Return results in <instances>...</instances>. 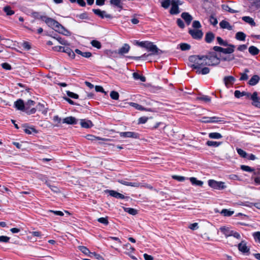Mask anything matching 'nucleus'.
Masks as SVG:
<instances>
[{"mask_svg":"<svg viewBox=\"0 0 260 260\" xmlns=\"http://www.w3.org/2000/svg\"><path fill=\"white\" fill-rule=\"evenodd\" d=\"M80 124L82 127L86 128H89L93 126L92 122L89 120H85L81 119Z\"/></svg>","mask_w":260,"mask_h":260,"instance_id":"obj_28","label":"nucleus"},{"mask_svg":"<svg viewBox=\"0 0 260 260\" xmlns=\"http://www.w3.org/2000/svg\"><path fill=\"white\" fill-rule=\"evenodd\" d=\"M110 95L112 99L115 100H118L119 96L118 92L115 91H112L110 92Z\"/></svg>","mask_w":260,"mask_h":260,"instance_id":"obj_55","label":"nucleus"},{"mask_svg":"<svg viewBox=\"0 0 260 260\" xmlns=\"http://www.w3.org/2000/svg\"><path fill=\"white\" fill-rule=\"evenodd\" d=\"M110 3L111 5L120 9V10L123 9V4L121 0H110Z\"/></svg>","mask_w":260,"mask_h":260,"instance_id":"obj_30","label":"nucleus"},{"mask_svg":"<svg viewBox=\"0 0 260 260\" xmlns=\"http://www.w3.org/2000/svg\"><path fill=\"white\" fill-rule=\"evenodd\" d=\"M22 126L24 128V132L27 134L30 135L32 133L37 134L38 132L34 126H29L27 123L22 124Z\"/></svg>","mask_w":260,"mask_h":260,"instance_id":"obj_17","label":"nucleus"},{"mask_svg":"<svg viewBox=\"0 0 260 260\" xmlns=\"http://www.w3.org/2000/svg\"><path fill=\"white\" fill-rule=\"evenodd\" d=\"M242 19L245 22L250 24L251 26H255L256 24L254 20L249 16H243Z\"/></svg>","mask_w":260,"mask_h":260,"instance_id":"obj_36","label":"nucleus"},{"mask_svg":"<svg viewBox=\"0 0 260 260\" xmlns=\"http://www.w3.org/2000/svg\"><path fill=\"white\" fill-rule=\"evenodd\" d=\"M249 52L252 55H257L259 52V49L254 46H251L248 49Z\"/></svg>","mask_w":260,"mask_h":260,"instance_id":"obj_38","label":"nucleus"},{"mask_svg":"<svg viewBox=\"0 0 260 260\" xmlns=\"http://www.w3.org/2000/svg\"><path fill=\"white\" fill-rule=\"evenodd\" d=\"M150 54H147L146 53L143 54L140 56H127L126 57L129 59H132L135 60H139L141 59H143L144 58L148 57Z\"/></svg>","mask_w":260,"mask_h":260,"instance_id":"obj_45","label":"nucleus"},{"mask_svg":"<svg viewBox=\"0 0 260 260\" xmlns=\"http://www.w3.org/2000/svg\"><path fill=\"white\" fill-rule=\"evenodd\" d=\"M237 151L238 154L243 158H247L248 156V154L244 151L243 149L241 148H237Z\"/></svg>","mask_w":260,"mask_h":260,"instance_id":"obj_51","label":"nucleus"},{"mask_svg":"<svg viewBox=\"0 0 260 260\" xmlns=\"http://www.w3.org/2000/svg\"><path fill=\"white\" fill-rule=\"evenodd\" d=\"M209 137L213 139H219L222 138V136L219 133L214 132L209 133Z\"/></svg>","mask_w":260,"mask_h":260,"instance_id":"obj_41","label":"nucleus"},{"mask_svg":"<svg viewBox=\"0 0 260 260\" xmlns=\"http://www.w3.org/2000/svg\"><path fill=\"white\" fill-rule=\"evenodd\" d=\"M15 107L19 110L24 111L26 110V107L22 99H18L14 103Z\"/></svg>","mask_w":260,"mask_h":260,"instance_id":"obj_18","label":"nucleus"},{"mask_svg":"<svg viewBox=\"0 0 260 260\" xmlns=\"http://www.w3.org/2000/svg\"><path fill=\"white\" fill-rule=\"evenodd\" d=\"M249 72V70L248 69H245L244 70V73H240L241 77L239 79L240 81H245L247 80L248 78V76L247 74V73Z\"/></svg>","mask_w":260,"mask_h":260,"instance_id":"obj_46","label":"nucleus"},{"mask_svg":"<svg viewBox=\"0 0 260 260\" xmlns=\"http://www.w3.org/2000/svg\"><path fill=\"white\" fill-rule=\"evenodd\" d=\"M148 119V118L147 117H146V116L141 117L138 120V124H144L147 121Z\"/></svg>","mask_w":260,"mask_h":260,"instance_id":"obj_63","label":"nucleus"},{"mask_svg":"<svg viewBox=\"0 0 260 260\" xmlns=\"http://www.w3.org/2000/svg\"><path fill=\"white\" fill-rule=\"evenodd\" d=\"M98 222L104 224L105 225H107L109 224L108 217H101L98 219Z\"/></svg>","mask_w":260,"mask_h":260,"instance_id":"obj_60","label":"nucleus"},{"mask_svg":"<svg viewBox=\"0 0 260 260\" xmlns=\"http://www.w3.org/2000/svg\"><path fill=\"white\" fill-rule=\"evenodd\" d=\"M92 12L97 16L100 17V18L103 19L104 18L112 19L113 18L112 16L110 14H106V12L105 11H102L99 9H93Z\"/></svg>","mask_w":260,"mask_h":260,"instance_id":"obj_12","label":"nucleus"},{"mask_svg":"<svg viewBox=\"0 0 260 260\" xmlns=\"http://www.w3.org/2000/svg\"><path fill=\"white\" fill-rule=\"evenodd\" d=\"M54 38L56 39L60 44L63 45H69V43L67 40H65L64 39L61 38L60 37H53Z\"/></svg>","mask_w":260,"mask_h":260,"instance_id":"obj_52","label":"nucleus"},{"mask_svg":"<svg viewBox=\"0 0 260 260\" xmlns=\"http://www.w3.org/2000/svg\"><path fill=\"white\" fill-rule=\"evenodd\" d=\"M62 52L67 53L68 55L72 58H74L75 57V52L68 47H64L63 50H62Z\"/></svg>","mask_w":260,"mask_h":260,"instance_id":"obj_33","label":"nucleus"},{"mask_svg":"<svg viewBox=\"0 0 260 260\" xmlns=\"http://www.w3.org/2000/svg\"><path fill=\"white\" fill-rule=\"evenodd\" d=\"M222 144V142H216L213 141H208L206 142V145L208 146H211L214 147H217Z\"/></svg>","mask_w":260,"mask_h":260,"instance_id":"obj_39","label":"nucleus"},{"mask_svg":"<svg viewBox=\"0 0 260 260\" xmlns=\"http://www.w3.org/2000/svg\"><path fill=\"white\" fill-rule=\"evenodd\" d=\"M216 39L219 45L223 46H227V45H229L228 42L226 41H224L221 37H217Z\"/></svg>","mask_w":260,"mask_h":260,"instance_id":"obj_48","label":"nucleus"},{"mask_svg":"<svg viewBox=\"0 0 260 260\" xmlns=\"http://www.w3.org/2000/svg\"><path fill=\"white\" fill-rule=\"evenodd\" d=\"M171 3V0H164L161 2V7L165 9H168Z\"/></svg>","mask_w":260,"mask_h":260,"instance_id":"obj_58","label":"nucleus"},{"mask_svg":"<svg viewBox=\"0 0 260 260\" xmlns=\"http://www.w3.org/2000/svg\"><path fill=\"white\" fill-rule=\"evenodd\" d=\"M119 136L122 138H131L136 139H140V134L134 132H119Z\"/></svg>","mask_w":260,"mask_h":260,"instance_id":"obj_9","label":"nucleus"},{"mask_svg":"<svg viewBox=\"0 0 260 260\" xmlns=\"http://www.w3.org/2000/svg\"><path fill=\"white\" fill-rule=\"evenodd\" d=\"M136 44L141 47L146 48L148 51L151 52L150 54L152 55H157L161 52V51L157 48L156 45H154L151 42H139L138 41H136Z\"/></svg>","mask_w":260,"mask_h":260,"instance_id":"obj_3","label":"nucleus"},{"mask_svg":"<svg viewBox=\"0 0 260 260\" xmlns=\"http://www.w3.org/2000/svg\"><path fill=\"white\" fill-rule=\"evenodd\" d=\"M219 26L221 28L227 29L229 30H232L233 29V26L231 25L228 21L225 20H223L220 22Z\"/></svg>","mask_w":260,"mask_h":260,"instance_id":"obj_27","label":"nucleus"},{"mask_svg":"<svg viewBox=\"0 0 260 260\" xmlns=\"http://www.w3.org/2000/svg\"><path fill=\"white\" fill-rule=\"evenodd\" d=\"M124 210L125 212L132 215H135L138 213V211L136 209L132 208H124Z\"/></svg>","mask_w":260,"mask_h":260,"instance_id":"obj_49","label":"nucleus"},{"mask_svg":"<svg viewBox=\"0 0 260 260\" xmlns=\"http://www.w3.org/2000/svg\"><path fill=\"white\" fill-rule=\"evenodd\" d=\"M124 246L127 250L126 252H130V253H132L135 250V248L133 247L129 243L126 244Z\"/></svg>","mask_w":260,"mask_h":260,"instance_id":"obj_57","label":"nucleus"},{"mask_svg":"<svg viewBox=\"0 0 260 260\" xmlns=\"http://www.w3.org/2000/svg\"><path fill=\"white\" fill-rule=\"evenodd\" d=\"M260 80V77L257 75H253L249 80L248 83L251 86H254L257 84Z\"/></svg>","mask_w":260,"mask_h":260,"instance_id":"obj_26","label":"nucleus"},{"mask_svg":"<svg viewBox=\"0 0 260 260\" xmlns=\"http://www.w3.org/2000/svg\"><path fill=\"white\" fill-rule=\"evenodd\" d=\"M240 168L243 171L248 172H253V174L254 173V171L256 170V169H254L252 168H251L248 166L245 165H241L240 166Z\"/></svg>","mask_w":260,"mask_h":260,"instance_id":"obj_44","label":"nucleus"},{"mask_svg":"<svg viewBox=\"0 0 260 260\" xmlns=\"http://www.w3.org/2000/svg\"><path fill=\"white\" fill-rule=\"evenodd\" d=\"M245 95V91L241 92L239 90H235L234 95L237 98H240L241 97Z\"/></svg>","mask_w":260,"mask_h":260,"instance_id":"obj_62","label":"nucleus"},{"mask_svg":"<svg viewBox=\"0 0 260 260\" xmlns=\"http://www.w3.org/2000/svg\"><path fill=\"white\" fill-rule=\"evenodd\" d=\"M31 16L35 19H40L43 21H44L46 17V16L42 15L41 13L38 12H33L31 13Z\"/></svg>","mask_w":260,"mask_h":260,"instance_id":"obj_32","label":"nucleus"},{"mask_svg":"<svg viewBox=\"0 0 260 260\" xmlns=\"http://www.w3.org/2000/svg\"><path fill=\"white\" fill-rule=\"evenodd\" d=\"M208 185L211 188L215 189L222 190L226 188L224 182L217 181L214 180L210 179L208 181Z\"/></svg>","mask_w":260,"mask_h":260,"instance_id":"obj_6","label":"nucleus"},{"mask_svg":"<svg viewBox=\"0 0 260 260\" xmlns=\"http://www.w3.org/2000/svg\"><path fill=\"white\" fill-rule=\"evenodd\" d=\"M104 54L109 58H115L117 57V50H112L110 49H107L104 51Z\"/></svg>","mask_w":260,"mask_h":260,"instance_id":"obj_24","label":"nucleus"},{"mask_svg":"<svg viewBox=\"0 0 260 260\" xmlns=\"http://www.w3.org/2000/svg\"><path fill=\"white\" fill-rule=\"evenodd\" d=\"M189 180L193 185L202 187L203 185V182L198 180L196 177H190Z\"/></svg>","mask_w":260,"mask_h":260,"instance_id":"obj_29","label":"nucleus"},{"mask_svg":"<svg viewBox=\"0 0 260 260\" xmlns=\"http://www.w3.org/2000/svg\"><path fill=\"white\" fill-rule=\"evenodd\" d=\"M224 119L223 118H220L216 116L213 117H206L204 116L202 117V122L204 123H216V122H223Z\"/></svg>","mask_w":260,"mask_h":260,"instance_id":"obj_7","label":"nucleus"},{"mask_svg":"<svg viewBox=\"0 0 260 260\" xmlns=\"http://www.w3.org/2000/svg\"><path fill=\"white\" fill-rule=\"evenodd\" d=\"M133 76L135 80H140L141 81L143 82H145L146 80V77L145 76L141 75L136 72H134L133 74Z\"/></svg>","mask_w":260,"mask_h":260,"instance_id":"obj_37","label":"nucleus"},{"mask_svg":"<svg viewBox=\"0 0 260 260\" xmlns=\"http://www.w3.org/2000/svg\"><path fill=\"white\" fill-rule=\"evenodd\" d=\"M66 92H67V95L71 98L74 99H78L79 98L78 94H77L75 93H74V92H71L69 90L66 91Z\"/></svg>","mask_w":260,"mask_h":260,"instance_id":"obj_56","label":"nucleus"},{"mask_svg":"<svg viewBox=\"0 0 260 260\" xmlns=\"http://www.w3.org/2000/svg\"><path fill=\"white\" fill-rule=\"evenodd\" d=\"M251 100L252 101V104L253 106L260 108V98L257 96V92L255 91L252 93Z\"/></svg>","mask_w":260,"mask_h":260,"instance_id":"obj_15","label":"nucleus"},{"mask_svg":"<svg viewBox=\"0 0 260 260\" xmlns=\"http://www.w3.org/2000/svg\"><path fill=\"white\" fill-rule=\"evenodd\" d=\"M197 99L203 101L205 102H209L211 101V98L208 95H202L197 98Z\"/></svg>","mask_w":260,"mask_h":260,"instance_id":"obj_59","label":"nucleus"},{"mask_svg":"<svg viewBox=\"0 0 260 260\" xmlns=\"http://www.w3.org/2000/svg\"><path fill=\"white\" fill-rule=\"evenodd\" d=\"M130 48V46L128 44H124L117 51V54L120 56H123L125 54L129 52Z\"/></svg>","mask_w":260,"mask_h":260,"instance_id":"obj_16","label":"nucleus"},{"mask_svg":"<svg viewBox=\"0 0 260 260\" xmlns=\"http://www.w3.org/2000/svg\"><path fill=\"white\" fill-rule=\"evenodd\" d=\"M235 81V78L232 76H225L223 78L224 83L227 88H229L230 86H232Z\"/></svg>","mask_w":260,"mask_h":260,"instance_id":"obj_14","label":"nucleus"},{"mask_svg":"<svg viewBox=\"0 0 260 260\" xmlns=\"http://www.w3.org/2000/svg\"><path fill=\"white\" fill-rule=\"evenodd\" d=\"M128 104L135 108L136 109L140 110V111H152V110L150 108H146L143 107L142 106L133 102H130Z\"/></svg>","mask_w":260,"mask_h":260,"instance_id":"obj_21","label":"nucleus"},{"mask_svg":"<svg viewBox=\"0 0 260 260\" xmlns=\"http://www.w3.org/2000/svg\"><path fill=\"white\" fill-rule=\"evenodd\" d=\"M36 109L39 111H41L43 114H46L47 112V109L45 107L44 104L39 103L36 106Z\"/></svg>","mask_w":260,"mask_h":260,"instance_id":"obj_34","label":"nucleus"},{"mask_svg":"<svg viewBox=\"0 0 260 260\" xmlns=\"http://www.w3.org/2000/svg\"><path fill=\"white\" fill-rule=\"evenodd\" d=\"M228 48H224L220 46H214L212 48V51L210 52H215L218 55L221 53L225 54H231L233 53L235 51V46L232 44H229L227 45Z\"/></svg>","mask_w":260,"mask_h":260,"instance_id":"obj_4","label":"nucleus"},{"mask_svg":"<svg viewBox=\"0 0 260 260\" xmlns=\"http://www.w3.org/2000/svg\"><path fill=\"white\" fill-rule=\"evenodd\" d=\"M215 38V35L211 31L207 32L205 37V41L207 43H211Z\"/></svg>","mask_w":260,"mask_h":260,"instance_id":"obj_25","label":"nucleus"},{"mask_svg":"<svg viewBox=\"0 0 260 260\" xmlns=\"http://www.w3.org/2000/svg\"><path fill=\"white\" fill-rule=\"evenodd\" d=\"M78 249L85 255H88V253H90V250L85 246H79Z\"/></svg>","mask_w":260,"mask_h":260,"instance_id":"obj_53","label":"nucleus"},{"mask_svg":"<svg viewBox=\"0 0 260 260\" xmlns=\"http://www.w3.org/2000/svg\"><path fill=\"white\" fill-rule=\"evenodd\" d=\"M188 33L193 39L196 40L201 39L203 36V32H202V31L199 29H190L188 30Z\"/></svg>","mask_w":260,"mask_h":260,"instance_id":"obj_8","label":"nucleus"},{"mask_svg":"<svg viewBox=\"0 0 260 260\" xmlns=\"http://www.w3.org/2000/svg\"><path fill=\"white\" fill-rule=\"evenodd\" d=\"M246 37V36L244 32L242 31H239L236 33L235 38L237 40L244 41L245 40Z\"/></svg>","mask_w":260,"mask_h":260,"instance_id":"obj_35","label":"nucleus"},{"mask_svg":"<svg viewBox=\"0 0 260 260\" xmlns=\"http://www.w3.org/2000/svg\"><path fill=\"white\" fill-rule=\"evenodd\" d=\"M183 2L180 0H172V7L170 10L171 15H177L180 13L179 5H182Z\"/></svg>","mask_w":260,"mask_h":260,"instance_id":"obj_5","label":"nucleus"},{"mask_svg":"<svg viewBox=\"0 0 260 260\" xmlns=\"http://www.w3.org/2000/svg\"><path fill=\"white\" fill-rule=\"evenodd\" d=\"M234 213V211H230L228 209H224L222 210L221 214L223 215L224 216H230Z\"/></svg>","mask_w":260,"mask_h":260,"instance_id":"obj_54","label":"nucleus"},{"mask_svg":"<svg viewBox=\"0 0 260 260\" xmlns=\"http://www.w3.org/2000/svg\"><path fill=\"white\" fill-rule=\"evenodd\" d=\"M44 22L48 25V26L52 27L56 31H57L60 34L67 36L71 34L70 32L68 29H67L58 21L53 18L46 16Z\"/></svg>","mask_w":260,"mask_h":260,"instance_id":"obj_2","label":"nucleus"},{"mask_svg":"<svg viewBox=\"0 0 260 260\" xmlns=\"http://www.w3.org/2000/svg\"><path fill=\"white\" fill-rule=\"evenodd\" d=\"M251 179H253L254 183L256 185H260V169H257L254 171V173L251 176Z\"/></svg>","mask_w":260,"mask_h":260,"instance_id":"obj_19","label":"nucleus"},{"mask_svg":"<svg viewBox=\"0 0 260 260\" xmlns=\"http://www.w3.org/2000/svg\"><path fill=\"white\" fill-rule=\"evenodd\" d=\"M215 54V56L218 59L219 62L218 64H219L221 61H231L235 59V56L234 54L229 55L226 56H223L221 54H219L218 55L217 54L216 52H214Z\"/></svg>","mask_w":260,"mask_h":260,"instance_id":"obj_10","label":"nucleus"},{"mask_svg":"<svg viewBox=\"0 0 260 260\" xmlns=\"http://www.w3.org/2000/svg\"><path fill=\"white\" fill-rule=\"evenodd\" d=\"M75 17L81 20L86 19V20H89L90 18L88 16V14L87 12H85L82 14H77L75 15Z\"/></svg>","mask_w":260,"mask_h":260,"instance_id":"obj_40","label":"nucleus"},{"mask_svg":"<svg viewBox=\"0 0 260 260\" xmlns=\"http://www.w3.org/2000/svg\"><path fill=\"white\" fill-rule=\"evenodd\" d=\"M118 182L119 183L126 185V186H131L133 187H139L140 186V183L139 182H129L125 180H122V179H118Z\"/></svg>","mask_w":260,"mask_h":260,"instance_id":"obj_23","label":"nucleus"},{"mask_svg":"<svg viewBox=\"0 0 260 260\" xmlns=\"http://www.w3.org/2000/svg\"><path fill=\"white\" fill-rule=\"evenodd\" d=\"M181 16L184 20L187 25H189L193 19V17L188 12H183Z\"/></svg>","mask_w":260,"mask_h":260,"instance_id":"obj_20","label":"nucleus"},{"mask_svg":"<svg viewBox=\"0 0 260 260\" xmlns=\"http://www.w3.org/2000/svg\"><path fill=\"white\" fill-rule=\"evenodd\" d=\"M220 230L226 237L231 236L232 231H231L229 228L222 226L220 228Z\"/></svg>","mask_w":260,"mask_h":260,"instance_id":"obj_31","label":"nucleus"},{"mask_svg":"<svg viewBox=\"0 0 260 260\" xmlns=\"http://www.w3.org/2000/svg\"><path fill=\"white\" fill-rule=\"evenodd\" d=\"M188 60L192 63L190 67L192 70H196L198 75H206L209 73L210 69L205 66H215L218 65V59L215 56L214 52L209 51L205 55H193L189 57Z\"/></svg>","mask_w":260,"mask_h":260,"instance_id":"obj_1","label":"nucleus"},{"mask_svg":"<svg viewBox=\"0 0 260 260\" xmlns=\"http://www.w3.org/2000/svg\"><path fill=\"white\" fill-rule=\"evenodd\" d=\"M3 10L6 13L7 15L8 16H11L15 13L14 11L12 10L11 7L9 6L5 7Z\"/></svg>","mask_w":260,"mask_h":260,"instance_id":"obj_43","label":"nucleus"},{"mask_svg":"<svg viewBox=\"0 0 260 260\" xmlns=\"http://www.w3.org/2000/svg\"><path fill=\"white\" fill-rule=\"evenodd\" d=\"M179 46L182 51L189 50L191 48V46L189 44L185 43L180 44Z\"/></svg>","mask_w":260,"mask_h":260,"instance_id":"obj_47","label":"nucleus"},{"mask_svg":"<svg viewBox=\"0 0 260 260\" xmlns=\"http://www.w3.org/2000/svg\"><path fill=\"white\" fill-rule=\"evenodd\" d=\"M238 250L243 254L248 255L250 254V249L247 246L245 241H242L238 245Z\"/></svg>","mask_w":260,"mask_h":260,"instance_id":"obj_11","label":"nucleus"},{"mask_svg":"<svg viewBox=\"0 0 260 260\" xmlns=\"http://www.w3.org/2000/svg\"><path fill=\"white\" fill-rule=\"evenodd\" d=\"M221 8H222L223 10H224L225 11L229 12H230L231 13H237L238 12V11H236V10H235L234 9H231L229 6V5H226V4L222 5H221Z\"/></svg>","mask_w":260,"mask_h":260,"instance_id":"obj_42","label":"nucleus"},{"mask_svg":"<svg viewBox=\"0 0 260 260\" xmlns=\"http://www.w3.org/2000/svg\"><path fill=\"white\" fill-rule=\"evenodd\" d=\"M90 44L93 47L96 48L97 49H101L102 47L101 42L95 40L91 41Z\"/></svg>","mask_w":260,"mask_h":260,"instance_id":"obj_50","label":"nucleus"},{"mask_svg":"<svg viewBox=\"0 0 260 260\" xmlns=\"http://www.w3.org/2000/svg\"><path fill=\"white\" fill-rule=\"evenodd\" d=\"M77 119L73 116H69L63 119L62 123L68 124H76L77 123Z\"/></svg>","mask_w":260,"mask_h":260,"instance_id":"obj_22","label":"nucleus"},{"mask_svg":"<svg viewBox=\"0 0 260 260\" xmlns=\"http://www.w3.org/2000/svg\"><path fill=\"white\" fill-rule=\"evenodd\" d=\"M253 237L255 242L260 243V232H256L253 233Z\"/></svg>","mask_w":260,"mask_h":260,"instance_id":"obj_61","label":"nucleus"},{"mask_svg":"<svg viewBox=\"0 0 260 260\" xmlns=\"http://www.w3.org/2000/svg\"><path fill=\"white\" fill-rule=\"evenodd\" d=\"M176 23H177V25L180 28L183 29L185 28V26L184 23L183 21V20L182 19H181L180 18H178L177 19Z\"/></svg>","mask_w":260,"mask_h":260,"instance_id":"obj_64","label":"nucleus"},{"mask_svg":"<svg viewBox=\"0 0 260 260\" xmlns=\"http://www.w3.org/2000/svg\"><path fill=\"white\" fill-rule=\"evenodd\" d=\"M105 192L108 193L110 196L118 199H124L128 198L114 190L106 189L105 190Z\"/></svg>","mask_w":260,"mask_h":260,"instance_id":"obj_13","label":"nucleus"}]
</instances>
